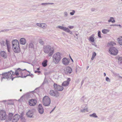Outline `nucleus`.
<instances>
[{
	"label": "nucleus",
	"instance_id": "f257e3e1",
	"mask_svg": "<svg viewBox=\"0 0 122 122\" xmlns=\"http://www.w3.org/2000/svg\"><path fill=\"white\" fill-rule=\"evenodd\" d=\"M116 44V43L113 41L109 42L107 45V46L110 47L109 49V53L111 55H117L118 52V51L115 47H113V46Z\"/></svg>",
	"mask_w": 122,
	"mask_h": 122
},
{
	"label": "nucleus",
	"instance_id": "f03ea898",
	"mask_svg": "<svg viewBox=\"0 0 122 122\" xmlns=\"http://www.w3.org/2000/svg\"><path fill=\"white\" fill-rule=\"evenodd\" d=\"M43 50L45 53H49L48 56L49 57L52 56L54 52V48L48 45L44 46Z\"/></svg>",
	"mask_w": 122,
	"mask_h": 122
},
{
	"label": "nucleus",
	"instance_id": "7ed1b4c3",
	"mask_svg": "<svg viewBox=\"0 0 122 122\" xmlns=\"http://www.w3.org/2000/svg\"><path fill=\"white\" fill-rule=\"evenodd\" d=\"M12 48L14 52L17 53L19 52L20 49L19 43L17 40H14L12 41Z\"/></svg>",
	"mask_w": 122,
	"mask_h": 122
},
{
	"label": "nucleus",
	"instance_id": "20e7f679",
	"mask_svg": "<svg viewBox=\"0 0 122 122\" xmlns=\"http://www.w3.org/2000/svg\"><path fill=\"white\" fill-rule=\"evenodd\" d=\"M53 58L55 63L58 64L61 59L60 53L58 52L54 54L53 56Z\"/></svg>",
	"mask_w": 122,
	"mask_h": 122
},
{
	"label": "nucleus",
	"instance_id": "39448f33",
	"mask_svg": "<svg viewBox=\"0 0 122 122\" xmlns=\"http://www.w3.org/2000/svg\"><path fill=\"white\" fill-rule=\"evenodd\" d=\"M43 104L45 106H50L51 101L50 98L47 96H45L42 99Z\"/></svg>",
	"mask_w": 122,
	"mask_h": 122
},
{
	"label": "nucleus",
	"instance_id": "423d86ee",
	"mask_svg": "<svg viewBox=\"0 0 122 122\" xmlns=\"http://www.w3.org/2000/svg\"><path fill=\"white\" fill-rule=\"evenodd\" d=\"M13 74V72L12 71L2 74V75L3 77L1 78V80L3 78L4 79L6 78L7 79H11L12 77V75Z\"/></svg>",
	"mask_w": 122,
	"mask_h": 122
},
{
	"label": "nucleus",
	"instance_id": "0eeeda50",
	"mask_svg": "<svg viewBox=\"0 0 122 122\" xmlns=\"http://www.w3.org/2000/svg\"><path fill=\"white\" fill-rule=\"evenodd\" d=\"M53 86L54 90L56 91H61L64 89L63 87L59 85H58L56 83H54Z\"/></svg>",
	"mask_w": 122,
	"mask_h": 122
},
{
	"label": "nucleus",
	"instance_id": "6e6552de",
	"mask_svg": "<svg viewBox=\"0 0 122 122\" xmlns=\"http://www.w3.org/2000/svg\"><path fill=\"white\" fill-rule=\"evenodd\" d=\"M0 119L1 120H5L7 118L5 111L4 110H1L0 111Z\"/></svg>",
	"mask_w": 122,
	"mask_h": 122
},
{
	"label": "nucleus",
	"instance_id": "1a4fd4ad",
	"mask_svg": "<svg viewBox=\"0 0 122 122\" xmlns=\"http://www.w3.org/2000/svg\"><path fill=\"white\" fill-rule=\"evenodd\" d=\"M57 28L67 32L69 33L70 34H72V32L70 31L68 28L59 25L57 26Z\"/></svg>",
	"mask_w": 122,
	"mask_h": 122
},
{
	"label": "nucleus",
	"instance_id": "9d476101",
	"mask_svg": "<svg viewBox=\"0 0 122 122\" xmlns=\"http://www.w3.org/2000/svg\"><path fill=\"white\" fill-rule=\"evenodd\" d=\"M50 94L53 97H58L59 95V93L57 91H54L53 90H51L50 92Z\"/></svg>",
	"mask_w": 122,
	"mask_h": 122
},
{
	"label": "nucleus",
	"instance_id": "9b49d317",
	"mask_svg": "<svg viewBox=\"0 0 122 122\" xmlns=\"http://www.w3.org/2000/svg\"><path fill=\"white\" fill-rule=\"evenodd\" d=\"M34 110H35L34 109H31L29 110V111L27 112L26 113L27 117L30 118L32 117V116L33 115Z\"/></svg>",
	"mask_w": 122,
	"mask_h": 122
},
{
	"label": "nucleus",
	"instance_id": "f8f14e48",
	"mask_svg": "<svg viewBox=\"0 0 122 122\" xmlns=\"http://www.w3.org/2000/svg\"><path fill=\"white\" fill-rule=\"evenodd\" d=\"M20 118V116L18 114L15 115L13 117L12 122H17Z\"/></svg>",
	"mask_w": 122,
	"mask_h": 122
},
{
	"label": "nucleus",
	"instance_id": "ddd939ff",
	"mask_svg": "<svg viewBox=\"0 0 122 122\" xmlns=\"http://www.w3.org/2000/svg\"><path fill=\"white\" fill-rule=\"evenodd\" d=\"M38 111L39 113L42 114L44 112V109L41 104H39L38 106Z\"/></svg>",
	"mask_w": 122,
	"mask_h": 122
},
{
	"label": "nucleus",
	"instance_id": "4468645a",
	"mask_svg": "<svg viewBox=\"0 0 122 122\" xmlns=\"http://www.w3.org/2000/svg\"><path fill=\"white\" fill-rule=\"evenodd\" d=\"M6 45L8 51L10 52L11 51V47L10 44V42L7 39L6 40Z\"/></svg>",
	"mask_w": 122,
	"mask_h": 122
},
{
	"label": "nucleus",
	"instance_id": "2eb2a0df",
	"mask_svg": "<svg viewBox=\"0 0 122 122\" xmlns=\"http://www.w3.org/2000/svg\"><path fill=\"white\" fill-rule=\"evenodd\" d=\"M37 102L36 100L34 99H30L29 102V103L30 106H34L35 105Z\"/></svg>",
	"mask_w": 122,
	"mask_h": 122
},
{
	"label": "nucleus",
	"instance_id": "dca6fc26",
	"mask_svg": "<svg viewBox=\"0 0 122 122\" xmlns=\"http://www.w3.org/2000/svg\"><path fill=\"white\" fill-rule=\"evenodd\" d=\"M71 81V79L70 78H68L67 80L65 81H64L62 84V86H66L68 85L69 84V82Z\"/></svg>",
	"mask_w": 122,
	"mask_h": 122
},
{
	"label": "nucleus",
	"instance_id": "f3484780",
	"mask_svg": "<svg viewBox=\"0 0 122 122\" xmlns=\"http://www.w3.org/2000/svg\"><path fill=\"white\" fill-rule=\"evenodd\" d=\"M72 71L71 68L69 67H68L66 68V70L64 71V72L66 74L68 73L70 74Z\"/></svg>",
	"mask_w": 122,
	"mask_h": 122
},
{
	"label": "nucleus",
	"instance_id": "a211bd4d",
	"mask_svg": "<svg viewBox=\"0 0 122 122\" xmlns=\"http://www.w3.org/2000/svg\"><path fill=\"white\" fill-rule=\"evenodd\" d=\"M62 63L64 64L67 65L68 64L69 61L67 58H64L62 59Z\"/></svg>",
	"mask_w": 122,
	"mask_h": 122
},
{
	"label": "nucleus",
	"instance_id": "6ab92c4d",
	"mask_svg": "<svg viewBox=\"0 0 122 122\" xmlns=\"http://www.w3.org/2000/svg\"><path fill=\"white\" fill-rule=\"evenodd\" d=\"M36 25L37 26H38L40 27H41L42 28H46V25L45 23H37Z\"/></svg>",
	"mask_w": 122,
	"mask_h": 122
},
{
	"label": "nucleus",
	"instance_id": "aec40b11",
	"mask_svg": "<svg viewBox=\"0 0 122 122\" xmlns=\"http://www.w3.org/2000/svg\"><path fill=\"white\" fill-rule=\"evenodd\" d=\"M0 55L2 57L5 58H6L7 57L6 53L4 51H1L0 53Z\"/></svg>",
	"mask_w": 122,
	"mask_h": 122
},
{
	"label": "nucleus",
	"instance_id": "412c9836",
	"mask_svg": "<svg viewBox=\"0 0 122 122\" xmlns=\"http://www.w3.org/2000/svg\"><path fill=\"white\" fill-rule=\"evenodd\" d=\"M26 43V40L25 39H20V44L24 45Z\"/></svg>",
	"mask_w": 122,
	"mask_h": 122
},
{
	"label": "nucleus",
	"instance_id": "4be33fe9",
	"mask_svg": "<svg viewBox=\"0 0 122 122\" xmlns=\"http://www.w3.org/2000/svg\"><path fill=\"white\" fill-rule=\"evenodd\" d=\"M13 114L12 113H10L8 114V119L10 121H11L13 117Z\"/></svg>",
	"mask_w": 122,
	"mask_h": 122
},
{
	"label": "nucleus",
	"instance_id": "5701e85b",
	"mask_svg": "<svg viewBox=\"0 0 122 122\" xmlns=\"http://www.w3.org/2000/svg\"><path fill=\"white\" fill-rule=\"evenodd\" d=\"M47 60H44L42 63V66L44 67H45L47 65Z\"/></svg>",
	"mask_w": 122,
	"mask_h": 122
},
{
	"label": "nucleus",
	"instance_id": "b1692460",
	"mask_svg": "<svg viewBox=\"0 0 122 122\" xmlns=\"http://www.w3.org/2000/svg\"><path fill=\"white\" fill-rule=\"evenodd\" d=\"M21 70L20 68H18L15 71V74L16 76H18L19 75V72Z\"/></svg>",
	"mask_w": 122,
	"mask_h": 122
},
{
	"label": "nucleus",
	"instance_id": "393cba45",
	"mask_svg": "<svg viewBox=\"0 0 122 122\" xmlns=\"http://www.w3.org/2000/svg\"><path fill=\"white\" fill-rule=\"evenodd\" d=\"M80 112H88L87 107H86L84 109H83L80 110Z\"/></svg>",
	"mask_w": 122,
	"mask_h": 122
},
{
	"label": "nucleus",
	"instance_id": "a878e982",
	"mask_svg": "<svg viewBox=\"0 0 122 122\" xmlns=\"http://www.w3.org/2000/svg\"><path fill=\"white\" fill-rule=\"evenodd\" d=\"M89 116L91 117H93L94 118H97V115L95 113H94L92 114H90L89 115Z\"/></svg>",
	"mask_w": 122,
	"mask_h": 122
},
{
	"label": "nucleus",
	"instance_id": "bb28decb",
	"mask_svg": "<svg viewBox=\"0 0 122 122\" xmlns=\"http://www.w3.org/2000/svg\"><path fill=\"white\" fill-rule=\"evenodd\" d=\"M44 41L43 40L41 39L39 40V42L40 44L43 45L44 44Z\"/></svg>",
	"mask_w": 122,
	"mask_h": 122
},
{
	"label": "nucleus",
	"instance_id": "cd10ccee",
	"mask_svg": "<svg viewBox=\"0 0 122 122\" xmlns=\"http://www.w3.org/2000/svg\"><path fill=\"white\" fill-rule=\"evenodd\" d=\"M118 62L119 64H122V57H119L118 60Z\"/></svg>",
	"mask_w": 122,
	"mask_h": 122
},
{
	"label": "nucleus",
	"instance_id": "c85d7f7f",
	"mask_svg": "<svg viewBox=\"0 0 122 122\" xmlns=\"http://www.w3.org/2000/svg\"><path fill=\"white\" fill-rule=\"evenodd\" d=\"M108 30L104 29L102 30V32L104 34H106L109 32Z\"/></svg>",
	"mask_w": 122,
	"mask_h": 122
},
{
	"label": "nucleus",
	"instance_id": "c756f323",
	"mask_svg": "<svg viewBox=\"0 0 122 122\" xmlns=\"http://www.w3.org/2000/svg\"><path fill=\"white\" fill-rule=\"evenodd\" d=\"M54 4L53 3H42L41 4L42 5H45L48 4L52 5Z\"/></svg>",
	"mask_w": 122,
	"mask_h": 122
},
{
	"label": "nucleus",
	"instance_id": "7c9ffc66",
	"mask_svg": "<svg viewBox=\"0 0 122 122\" xmlns=\"http://www.w3.org/2000/svg\"><path fill=\"white\" fill-rule=\"evenodd\" d=\"M64 16L65 17H66L68 16V13L66 11H65L64 12Z\"/></svg>",
	"mask_w": 122,
	"mask_h": 122
},
{
	"label": "nucleus",
	"instance_id": "2f4dec72",
	"mask_svg": "<svg viewBox=\"0 0 122 122\" xmlns=\"http://www.w3.org/2000/svg\"><path fill=\"white\" fill-rule=\"evenodd\" d=\"M1 43L3 45V46H5V44H6V43L5 42V41H2L1 42Z\"/></svg>",
	"mask_w": 122,
	"mask_h": 122
},
{
	"label": "nucleus",
	"instance_id": "473e14b6",
	"mask_svg": "<svg viewBox=\"0 0 122 122\" xmlns=\"http://www.w3.org/2000/svg\"><path fill=\"white\" fill-rule=\"evenodd\" d=\"M33 45L32 43H30L29 45V47L30 48H33Z\"/></svg>",
	"mask_w": 122,
	"mask_h": 122
},
{
	"label": "nucleus",
	"instance_id": "72a5a7b5",
	"mask_svg": "<svg viewBox=\"0 0 122 122\" xmlns=\"http://www.w3.org/2000/svg\"><path fill=\"white\" fill-rule=\"evenodd\" d=\"M72 12H71L70 13V14L72 15H73L75 12V11L74 10H72Z\"/></svg>",
	"mask_w": 122,
	"mask_h": 122
},
{
	"label": "nucleus",
	"instance_id": "f704fd0d",
	"mask_svg": "<svg viewBox=\"0 0 122 122\" xmlns=\"http://www.w3.org/2000/svg\"><path fill=\"white\" fill-rule=\"evenodd\" d=\"M101 32L100 31H98V37L99 38H101Z\"/></svg>",
	"mask_w": 122,
	"mask_h": 122
},
{
	"label": "nucleus",
	"instance_id": "c9c22d12",
	"mask_svg": "<svg viewBox=\"0 0 122 122\" xmlns=\"http://www.w3.org/2000/svg\"><path fill=\"white\" fill-rule=\"evenodd\" d=\"M110 19L108 21L109 22H112V20H114V18L113 17H111L110 18Z\"/></svg>",
	"mask_w": 122,
	"mask_h": 122
},
{
	"label": "nucleus",
	"instance_id": "e433bc0d",
	"mask_svg": "<svg viewBox=\"0 0 122 122\" xmlns=\"http://www.w3.org/2000/svg\"><path fill=\"white\" fill-rule=\"evenodd\" d=\"M23 114L22 113L20 115V118L21 119H24V118L23 117Z\"/></svg>",
	"mask_w": 122,
	"mask_h": 122
},
{
	"label": "nucleus",
	"instance_id": "4c0bfd02",
	"mask_svg": "<svg viewBox=\"0 0 122 122\" xmlns=\"http://www.w3.org/2000/svg\"><path fill=\"white\" fill-rule=\"evenodd\" d=\"M106 80L107 82H110V80L109 78L108 77H106Z\"/></svg>",
	"mask_w": 122,
	"mask_h": 122
},
{
	"label": "nucleus",
	"instance_id": "58836bf2",
	"mask_svg": "<svg viewBox=\"0 0 122 122\" xmlns=\"http://www.w3.org/2000/svg\"><path fill=\"white\" fill-rule=\"evenodd\" d=\"M89 41L92 42H93L94 41V39H89Z\"/></svg>",
	"mask_w": 122,
	"mask_h": 122
},
{
	"label": "nucleus",
	"instance_id": "ea45409f",
	"mask_svg": "<svg viewBox=\"0 0 122 122\" xmlns=\"http://www.w3.org/2000/svg\"><path fill=\"white\" fill-rule=\"evenodd\" d=\"M96 55V54L95 52H94L93 53L92 56H93L94 57H95Z\"/></svg>",
	"mask_w": 122,
	"mask_h": 122
},
{
	"label": "nucleus",
	"instance_id": "a19ab883",
	"mask_svg": "<svg viewBox=\"0 0 122 122\" xmlns=\"http://www.w3.org/2000/svg\"><path fill=\"white\" fill-rule=\"evenodd\" d=\"M95 36V34H93L90 36L89 38H95V37H94Z\"/></svg>",
	"mask_w": 122,
	"mask_h": 122
},
{
	"label": "nucleus",
	"instance_id": "79ce46f5",
	"mask_svg": "<svg viewBox=\"0 0 122 122\" xmlns=\"http://www.w3.org/2000/svg\"><path fill=\"white\" fill-rule=\"evenodd\" d=\"M13 37V38H20V36L18 35H16L14 37Z\"/></svg>",
	"mask_w": 122,
	"mask_h": 122
},
{
	"label": "nucleus",
	"instance_id": "37998d69",
	"mask_svg": "<svg viewBox=\"0 0 122 122\" xmlns=\"http://www.w3.org/2000/svg\"><path fill=\"white\" fill-rule=\"evenodd\" d=\"M68 27L70 29H72L74 27V26H68Z\"/></svg>",
	"mask_w": 122,
	"mask_h": 122
},
{
	"label": "nucleus",
	"instance_id": "c03bdc74",
	"mask_svg": "<svg viewBox=\"0 0 122 122\" xmlns=\"http://www.w3.org/2000/svg\"><path fill=\"white\" fill-rule=\"evenodd\" d=\"M91 10L92 11H94L95 10V8H92L91 9Z\"/></svg>",
	"mask_w": 122,
	"mask_h": 122
},
{
	"label": "nucleus",
	"instance_id": "a18cd8bd",
	"mask_svg": "<svg viewBox=\"0 0 122 122\" xmlns=\"http://www.w3.org/2000/svg\"><path fill=\"white\" fill-rule=\"evenodd\" d=\"M9 30H2L1 31H0V32H5V31H8Z\"/></svg>",
	"mask_w": 122,
	"mask_h": 122
},
{
	"label": "nucleus",
	"instance_id": "49530a36",
	"mask_svg": "<svg viewBox=\"0 0 122 122\" xmlns=\"http://www.w3.org/2000/svg\"><path fill=\"white\" fill-rule=\"evenodd\" d=\"M23 77V76H17V77H14V78H12V81H13V79L14 78H15V77Z\"/></svg>",
	"mask_w": 122,
	"mask_h": 122
},
{
	"label": "nucleus",
	"instance_id": "de8ad7c7",
	"mask_svg": "<svg viewBox=\"0 0 122 122\" xmlns=\"http://www.w3.org/2000/svg\"><path fill=\"white\" fill-rule=\"evenodd\" d=\"M31 75H33L32 74H29L28 75L26 76H24V77H26V76H31Z\"/></svg>",
	"mask_w": 122,
	"mask_h": 122
},
{
	"label": "nucleus",
	"instance_id": "09e8293b",
	"mask_svg": "<svg viewBox=\"0 0 122 122\" xmlns=\"http://www.w3.org/2000/svg\"><path fill=\"white\" fill-rule=\"evenodd\" d=\"M111 26H118V25H117L116 24H114V25L112 24V25H111Z\"/></svg>",
	"mask_w": 122,
	"mask_h": 122
},
{
	"label": "nucleus",
	"instance_id": "8fccbe9b",
	"mask_svg": "<svg viewBox=\"0 0 122 122\" xmlns=\"http://www.w3.org/2000/svg\"><path fill=\"white\" fill-rule=\"evenodd\" d=\"M84 80H83L82 81H81V86H82V84H83V83H84Z\"/></svg>",
	"mask_w": 122,
	"mask_h": 122
},
{
	"label": "nucleus",
	"instance_id": "3c124183",
	"mask_svg": "<svg viewBox=\"0 0 122 122\" xmlns=\"http://www.w3.org/2000/svg\"><path fill=\"white\" fill-rule=\"evenodd\" d=\"M24 119H21V120L22 121H23V122H25V118H24Z\"/></svg>",
	"mask_w": 122,
	"mask_h": 122
},
{
	"label": "nucleus",
	"instance_id": "603ef678",
	"mask_svg": "<svg viewBox=\"0 0 122 122\" xmlns=\"http://www.w3.org/2000/svg\"><path fill=\"white\" fill-rule=\"evenodd\" d=\"M95 57H93V56H92V58H91V60H92V61L93 60V59H94V58Z\"/></svg>",
	"mask_w": 122,
	"mask_h": 122
},
{
	"label": "nucleus",
	"instance_id": "864d4df0",
	"mask_svg": "<svg viewBox=\"0 0 122 122\" xmlns=\"http://www.w3.org/2000/svg\"><path fill=\"white\" fill-rule=\"evenodd\" d=\"M115 21L114 20H112V23H114L115 22Z\"/></svg>",
	"mask_w": 122,
	"mask_h": 122
},
{
	"label": "nucleus",
	"instance_id": "5fc2aeb1",
	"mask_svg": "<svg viewBox=\"0 0 122 122\" xmlns=\"http://www.w3.org/2000/svg\"><path fill=\"white\" fill-rule=\"evenodd\" d=\"M78 34H79V33L78 32H77V33H75V35L76 36H77L78 35Z\"/></svg>",
	"mask_w": 122,
	"mask_h": 122
},
{
	"label": "nucleus",
	"instance_id": "6e6d98bb",
	"mask_svg": "<svg viewBox=\"0 0 122 122\" xmlns=\"http://www.w3.org/2000/svg\"><path fill=\"white\" fill-rule=\"evenodd\" d=\"M69 56H70V59H71V60L73 62V59H72V58H71V56L70 55Z\"/></svg>",
	"mask_w": 122,
	"mask_h": 122
},
{
	"label": "nucleus",
	"instance_id": "4d7b16f0",
	"mask_svg": "<svg viewBox=\"0 0 122 122\" xmlns=\"http://www.w3.org/2000/svg\"><path fill=\"white\" fill-rule=\"evenodd\" d=\"M118 26H119L120 28H121L122 27V26L120 25H118Z\"/></svg>",
	"mask_w": 122,
	"mask_h": 122
},
{
	"label": "nucleus",
	"instance_id": "13d9d810",
	"mask_svg": "<svg viewBox=\"0 0 122 122\" xmlns=\"http://www.w3.org/2000/svg\"><path fill=\"white\" fill-rule=\"evenodd\" d=\"M38 71H35V73H36L37 72H38Z\"/></svg>",
	"mask_w": 122,
	"mask_h": 122
},
{
	"label": "nucleus",
	"instance_id": "bf43d9fd",
	"mask_svg": "<svg viewBox=\"0 0 122 122\" xmlns=\"http://www.w3.org/2000/svg\"><path fill=\"white\" fill-rule=\"evenodd\" d=\"M37 72H38L40 74L41 73V72L40 71H38Z\"/></svg>",
	"mask_w": 122,
	"mask_h": 122
},
{
	"label": "nucleus",
	"instance_id": "052dcab7",
	"mask_svg": "<svg viewBox=\"0 0 122 122\" xmlns=\"http://www.w3.org/2000/svg\"><path fill=\"white\" fill-rule=\"evenodd\" d=\"M37 70H38L37 71H39L40 70V68H37Z\"/></svg>",
	"mask_w": 122,
	"mask_h": 122
},
{
	"label": "nucleus",
	"instance_id": "680f3d73",
	"mask_svg": "<svg viewBox=\"0 0 122 122\" xmlns=\"http://www.w3.org/2000/svg\"><path fill=\"white\" fill-rule=\"evenodd\" d=\"M104 76H105L106 75V74L105 73H104Z\"/></svg>",
	"mask_w": 122,
	"mask_h": 122
},
{
	"label": "nucleus",
	"instance_id": "e2e57ef3",
	"mask_svg": "<svg viewBox=\"0 0 122 122\" xmlns=\"http://www.w3.org/2000/svg\"><path fill=\"white\" fill-rule=\"evenodd\" d=\"M7 101L6 100H4L2 102H6Z\"/></svg>",
	"mask_w": 122,
	"mask_h": 122
},
{
	"label": "nucleus",
	"instance_id": "0e129e2a",
	"mask_svg": "<svg viewBox=\"0 0 122 122\" xmlns=\"http://www.w3.org/2000/svg\"><path fill=\"white\" fill-rule=\"evenodd\" d=\"M55 108H56V107H55L53 109V110H54L55 109Z\"/></svg>",
	"mask_w": 122,
	"mask_h": 122
},
{
	"label": "nucleus",
	"instance_id": "69168bd1",
	"mask_svg": "<svg viewBox=\"0 0 122 122\" xmlns=\"http://www.w3.org/2000/svg\"><path fill=\"white\" fill-rule=\"evenodd\" d=\"M55 108H56V107H55L53 109V110H54L55 109Z\"/></svg>",
	"mask_w": 122,
	"mask_h": 122
},
{
	"label": "nucleus",
	"instance_id": "338daca9",
	"mask_svg": "<svg viewBox=\"0 0 122 122\" xmlns=\"http://www.w3.org/2000/svg\"><path fill=\"white\" fill-rule=\"evenodd\" d=\"M53 111H54V110L52 109V110H51V112L50 113H51V112H53Z\"/></svg>",
	"mask_w": 122,
	"mask_h": 122
},
{
	"label": "nucleus",
	"instance_id": "774afa93",
	"mask_svg": "<svg viewBox=\"0 0 122 122\" xmlns=\"http://www.w3.org/2000/svg\"><path fill=\"white\" fill-rule=\"evenodd\" d=\"M119 78H122V77L121 76H119Z\"/></svg>",
	"mask_w": 122,
	"mask_h": 122
}]
</instances>
